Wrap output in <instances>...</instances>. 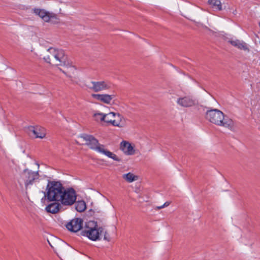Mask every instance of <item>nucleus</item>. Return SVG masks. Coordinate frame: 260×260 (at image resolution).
I'll return each mask as SVG.
<instances>
[{
  "label": "nucleus",
  "instance_id": "obj_6",
  "mask_svg": "<svg viewBox=\"0 0 260 260\" xmlns=\"http://www.w3.org/2000/svg\"><path fill=\"white\" fill-rule=\"evenodd\" d=\"M39 178V174L38 172L32 171L26 169L21 174L18 183L21 186H22L24 183L25 190H27Z\"/></svg>",
  "mask_w": 260,
  "mask_h": 260
},
{
  "label": "nucleus",
  "instance_id": "obj_17",
  "mask_svg": "<svg viewBox=\"0 0 260 260\" xmlns=\"http://www.w3.org/2000/svg\"><path fill=\"white\" fill-rule=\"evenodd\" d=\"M59 207L60 204L58 203H53L48 205L46 207V210L47 212L55 214L59 211Z\"/></svg>",
  "mask_w": 260,
  "mask_h": 260
},
{
  "label": "nucleus",
  "instance_id": "obj_7",
  "mask_svg": "<svg viewBox=\"0 0 260 260\" xmlns=\"http://www.w3.org/2000/svg\"><path fill=\"white\" fill-rule=\"evenodd\" d=\"M34 13L38 15L41 19L46 22H50L52 24H57L59 23V18L57 15L52 12H49L44 9H35Z\"/></svg>",
  "mask_w": 260,
  "mask_h": 260
},
{
  "label": "nucleus",
  "instance_id": "obj_20",
  "mask_svg": "<svg viewBox=\"0 0 260 260\" xmlns=\"http://www.w3.org/2000/svg\"><path fill=\"white\" fill-rule=\"evenodd\" d=\"M75 208L77 211L80 212H83L86 208V204L83 201H78L75 204Z\"/></svg>",
  "mask_w": 260,
  "mask_h": 260
},
{
  "label": "nucleus",
  "instance_id": "obj_16",
  "mask_svg": "<svg viewBox=\"0 0 260 260\" xmlns=\"http://www.w3.org/2000/svg\"><path fill=\"white\" fill-rule=\"evenodd\" d=\"M229 42L231 43V45L238 48L239 49L246 51H249V49L247 44L243 42H241L238 40H236L230 41Z\"/></svg>",
  "mask_w": 260,
  "mask_h": 260
},
{
  "label": "nucleus",
  "instance_id": "obj_4",
  "mask_svg": "<svg viewBox=\"0 0 260 260\" xmlns=\"http://www.w3.org/2000/svg\"><path fill=\"white\" fill-rule=\"evenodd\" d=\"M80 138L85 141V144L90 149L102 153L114 160L120 161V159L116 154L105 149L104 145L100 144L99 141L93 136L84 134L81 135Z\"/></svg>",
  "mask_w": 260,
  "mask_h": 260
},
{
  "label": "nucleus",
  "instance_id": "obj_1",
  "mask_svg": "<svg viewBox=\"0 0 260 260\" xmlns=\"http://www.w3.org/2000/svg\"><path fill=\"white\" fill-rule=\"evenodd\" d=\"M45 197L49 201L60 202L63 205L71 206L76 200V193L73 188L65 189L58 181H49Z\"/></svg>",
  "mask_w": 260,
  "mask_h": 260
},
{
  "label": "nucleus",
  "instance_id": "obj_3",
  "mask_svg": "<svg viewBox=\"0 0 260 260\" xmlns=\"http://www.w3.org/2000/svg\"><path fill=\"white\" fill-rule=\"evenodd\" d=\"M206 118L210 122L220 126L232 129L234 126L233 120L225 115L219 110L215 109L207 111Z\"/></svg>",
  "mask_w": 260,
  "mask_h": 260
},
{
  "label": "nucleus",
  "instance_id": "obj_21",
  "mask_svg": "<svg viewBox=\"0 0 260 260\" xmlns=\"http://www.w3.org/2000/svg\"><path fill=\"white\" fill-rule=\"evenodd\" d=\"M70 249L69 246L66 243H62L58 247V251L61 254H65L67 252V250Z\"/></svg>",
  "mask_w": 260,
  "mask_h": 260
},
{
  "label": "nucleus",
  "instance_id": "obj_11",
  "mask_svg": "<svg viewBox=\"0 0 260 260\" xmlns=\"http://www.w3.org/2000/svg\"><path fill=\"white\" fill-rule=\"evenodd\" d=\"M28 132L30 135L32 134L36 138L43 139L46 136V130L44 128L40 126L28 127Z\"/></svg>",
  "mask_w": 260,
  "mask_h": 260
},
{
  "label": "nucleus",
  "instance_id": "obj_15",
  "mask_svg": "<svg viewBox=\"0 0 260 260\" xmlns=\"http://www.w3.org/2000/svg\"><path fill=\"white\" fill-rule=\"evenodd\" d=\"M114 112H111L108 114H104L102 113H95L93 115L94 120L97 122L104 121L108 123V119L106 117H111V115H114Z\"/></svg>",
  "mask_w": 260,
  "mask_h": 260
},
{
  "label": "nucleus",
  "instance_id": "obj_9",
  "mask_svg": "<svg viewBox=\"0 0 260 260\" xmlns=\"http://www.w3.org/2000/svg\"><path fill=\"white\" fill-rule=\"evenodd\" d=\"M87 87L90 90L95 92H98L110 89L111 85L107 81H91L87 85Z\"/></svg>",
  "mask_w": 260,
  "mask_h": 260
},
{
  "label": "nucleus",
  "instance_id": "obj_2",
  "mask_svg": "<svg viewBox=\"0 0 260 260\" xmlns=\"http://www.w3.org/2000/svg\"><path fill=\"white\" fill-rule=\"evenodd\" d=\"M43 59L45 62L53 66L66 67L67 68V71H61L68 77H73L72 75L76 71V68L71 64L63 50L50 47L46 51Z\"/></svg>",
  "mask_w": 260,
  "mask_h": 260
},
{
  "label": "nucleus",
  "instance_id": "obj_19",
  "mask_svg": "<svg viewBox=\"0 0 260 260\" xmlns=\"http://www.w3.org/2000/svg\"><path fill=\"white\" fill-rule=\"evenodd\" d=\"M122 178L128 182H132L138 179V176L132 173L123 174Z\"/></svg>",
  "mask_w": 260,
  "mask_h": 260
},
{
  "label": "nucleus",
  "instance_id": "obj_8",
  "mask_svg": "<svg viewBox=\"0 0 260 260\" xmlns=\"http://www.w3.org/2000/svg\"><path fill=\"white\" fill-rule=\"evenodd\" d=\"M177 104L182 108H191L198 105V100L190 95L179 97L176 101Z\"/></svg>",
  "mask_w": 260,
  "mask_h": 260
},
{
  "label": "nucleus",
  "instance_id": "obj_18",
  "mask_svg": "<svg viewBox=\"0 0 260 260\" xmlns=\"http://www.w3.org/2000/svg\"><path fill=\"white\" fill-rule=\"evenodd\" d=\"M208 4L213 9L219 11L222 10L221 3L219 0H208Z\"/></svg>",
  "mask_w": 260,
  "mask_h": 260
},
{
  "label": "nucleus",
  "instance_id": "obj_14",
  "mask_svg": "<svg viewBox=\"0 0 260 260\" xmlns=\"http://www.w3.org/2000/svg\"><path fill=\"white\" fill-rule=\"evenodd\" d=\"M120 148L126 155H132L135 153V150L134 147L127 141H122L120 145Z\"/></svg>",
  "mask_w": 260,
  "mask_h": 260
},
{
  "label": "nucleus",
  "instance_id": "obj_10",
  "mask_svg": "<svg viewBox=\"0 0 260 260\" xmlns=\"http://www.w3.org/2000/svg\"><path fill=\"white\" fill-rule=\"evenodd\" d=\"M83 220L80 218H75L66 224L68 230L73 232H77L83 229Z\"/></svg>",
  "mask_w": 260,
  "mask_h": 260
},
{
  "label": "nucleus",
  "instance_id": "obj_5",
  "mask_svg": "<svg viewBox=\"0 0 260 260\" xmlns=\"http://www.w3.org/2000/svg\"><path fill=\"white\" fill-rule=\"evenodd\" d=\"M103 232V228H99L96 222L89 221L85 223L81 234L92 241H96L100 239V235Z\"/></svg>",
  "mask_w": 260,
  "mask_h": 260
},
{
  "label": "nucleus",
  "instance_id": "obj_22",
  "mask_svg": "<svg viewBox=\"0 0 260 260\" xmlns=\"http://www.w3.org/2000/svg\"><path fill=\"white\" fill-rule=\"evenodd\" d=\"M102 233L104 234V239L106 241H110V238L109 237V235L108 233H107V232L106 231L104 230V228H103V232Z\"/></svg>",
  "mask_w": 260,
  "mask_h": 260
},
{
  "label": "nucleus",
  "instance_id": "obj_23",
  "mask_svg": "<svg viewBox=\"0 0 260 260\" xmlns=\"http://www.w3.org/2000/svg\"><path fill=\"white\" fill-rule=\"evenodd\" d=\"M170 204V202H166L164 205H163V206L164 207H166L167 206H168Z\"/></svg>",
  "mask_w": 260,
  "mask_h": 260
},
{
  "label": "nucleus",
  "instance_id": "obj_24",
  "mask_svg": "<svg viewBox=\"0 0 260 260\" xmlns=\"http://www.w3.org/2000/svg\"><path fill=\"white\" fill-rule=\"evenodd\" d=\"M164 208V206H163V205L160 206H157V207H156V209L159 210V209H162V208Z\"/></svg>",
  "mask_w": 260,
  "mask_h": 260
},
{
  "label": "nucleus",
  "instance_id": "obj_12",
  "mask_svg": "<svg viewBox=\"0 0 260 260\" xmlns=\"http://www.w3.org/2000/svg\"><path fill=\"white\" fill-rule=\"evenodd\" d=\"M91 96L93 99L108 105L110 104L113 99L115 98L114 94H108L93 93L91 94Z\"/></svg>",
  "mask_w": 260,
  "mask_h": 260
},
{
  "label": "nucleus",
  "instance_id": "obj_13",
  "mask_svg": "<svg viewBox=\"0 0 260 260\" xmlns=\"http://www.w3.org/2000/svg\"><path fill=\"white\" fill-rule=\"evenodd\" d=\"M114 115H111V116L113 117L117 116L119 120L118 121H116L115 120L108 119V123H110L113 126H117L119 127H122L124 126L125 125L126 121L125 118L119 113L114 112Z\"/></svg>",
  "mask_w": 260,
  "mask_h": 260
},
{
  "label": "nucleus",
  "instance_id": "obj_25",
  "mask_svg": "<svg viewBox=\"0 0 260 260\" xmlns=\"http://www.w3.org/2000/svg\"><path fill=\"white\" fill-rule=\"evenodd\" d=\"M114 117L111 116V117H106V119H112V118H113Z\"/></svg>",
  "mask_w": 260,
  "mask_h": 260
}]
</instances>
